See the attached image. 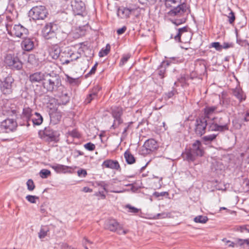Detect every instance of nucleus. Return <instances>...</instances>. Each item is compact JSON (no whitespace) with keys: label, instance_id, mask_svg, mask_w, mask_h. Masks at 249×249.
<instances>
[{"label":"nucleus","instance_id":"62","mask_svg":"<svg viewBox=\"0 0 249 249\" xmlns=\"http://www.w3.org/2000/svg\"><path fill=\"white\" fill-rule=\"evenodd\" d=\"M126 190H120V191H110L111 192L116 193H121L125 191Z\"/></svg>","mask_w":249,"mask_h":249},{"label":"nucleus","instance_id":"29","mask_svg":"<svg viewBox=\"0 0 249 249\" xmlns=\"http://www.w3.org/2000/svg\"><path fill=\"white\" fill-rule=\"evenodd\" d=\"M124 157L126 162L129 164H133L135 162V159L134 156L129 150H127L124 152Z\"/></svg>","mask_w":249,"mask_h":249},{"label":"nucleus","instance_id":"47","mask_svg":"<svg viewBox=\"0 0 249 249\" xmlns=\"http://www.w3.org/2000/svg\"><path fill=\"white\" fill-rule=\"evenodd\" d=\"M228 18H229V22L230 24H232L234 20H235V16H234V14L233 13V12H232V11H231L230 12V13L229 14V15L228 16Z\"/></svg>","mask_w":249,"mask_h":249},{"label":"nucleus","instance_id":"18","mask_svg":"<svg viewBox=\"0 0 249 249\" xmlns=\"http://www.w3.org/2000/svg\"><path fill=\"white\" fill-rule=\"evenodd\" d=\"M49 52L50 56L53 59H57L62 53L60 47L57 44L52 45L49 48Z\"/></svg>","mask_w":249,"mask_h":249},{"label":"nucleus","instance_id":"16","mask_svg":"<svg viewBox=\"0 0 249 249\" xmlns=\"http://www.w3.org/2000/svg\"><path fill=\"white\" fill-rule=\"evenodd\" d=\"M71 7L73 13L77 15H82L86 9L85 4L81 0H72Z\"/></svg>","mask_w":249,"mask_h":249},{"label":"nucleus","instance_id":"32","mask_svg":"<svg viewBox=\"0 0 249 249\" xmlns=\"http://www.w3.org/2000/svg\"><path fill=\"white\" fill-rule=\"evenodd\" d=\"M49 231V229L47 226L41 227L40 231L38 233V237L40 239L44 238Z\"/></svg>","mask_w":249,"mask_h":249},{"label":"nucleus","instance_id":"21","mask_svg":"<svg viewBox=\"0 0 249 249\" xmlns=\"http://www.w3.org/2000/svg\"><path fill=\"white\" fill-rule=\"evenodd\" d=\"M217 106H206L204 109V117L203 118L209 119L211 116L216 112H218L217 111Z\"/></svg>","mask_w":249,"mask_h":249},{"label":"nucleus","instance_id":"38","mask_svg":"<svg viewBox=\"0 0 249 249\" xmlns=\"http://www.w3.org/2000/svg\"><path fill=\"white\" fill-rule=\"evenodd\" d=\"M40 176L42 178H46L51 175V172L47 169H42L39 173Z\"/></svg>","mask_w":249,"mask_h":249},{"label":"nucleus","instance_id":"34","mask_svg":"<svg viewBox=\"0 0 249 249\" xmlns=\"http://www.w3.org/2000/svg\"><path fill=\"white\" fill-rule=\"evenodd\" d=\"M163 63H164L162 62V65L160 66L157 70L158 74L161 79H163L164 77L166 71V68L163 66Z\"/></svg>","mask_w":249,"mask_h":249},{"label":"nucleus","instance_id":"26","mask_svg":"<svg viewBox=\"0 0 249 249\" xmlns=\"http://www.w3.org/2000/svg\"><path fill=\"white\" fill-rule=\"evenodd\" d=\"M233 95L239 100L240 102L245 100L246 95L244 93L242 89L240 88H236L232 90Z\"/></svg>","mask_w":249,"mask_h":249},{"label":"nucleus","instance_id":"5","mask_svg":"<svg viewBox=\"0 0 249 249\" xmlns=\"http://www.w3.org/2000/svg\"><path fill=\"white\" fill-rule=\"evenodd\" d=\"M14 79L10 74L2 73V77L0 75V89L4 94H9L12 91V84Z\"/></svg>","mask_w":249,"mask_h":249},{"label":"nucleus","instance_id":"56","mask_svg":"<svg viewBox=\"0 0 249 249\" xmlns=\"http://www.w3.org/2000/svg\"><path fill=\"white\" fill-rule=\"evenodd\" d=\"M61 249H73L71 247L69 246L66 243H62L61 245Z\"/></svg>","mask_w":249,"mask_h":249},{"label":"nucleus","instance_id":"61","mask_svg":"<svg viewBox=\"0 0 249 249\" xmlns=\"http://www.w3.org/2000/svg\"><path fill=\"white\" fill-rule=\"evenodd\" d=\"M99 185H101L103 189L106 191V192H108V191L106 189V186H107V185L105 184V183H100L99 184Z\"/></svg>","mask_w":249,"mask_h":249},{"label":"nucleus","instance_id":"25","mask_svg":"<svg viewBox=\"0 0 249 249\" xmlns=\"http://www.w3.org/2000/svg\"><path fill=\"white\" fill-rule=\"evenodd\" d=\"M132 12V10L127 8L121 7L118 10L117 15L122 18H128Z\"/></svg>","mask_w":249,"mask_h":249},{"label":"nucleus","instance_id":"64","mask_svg":"<svg viewBox=\"0 0 249 249\" xmlns=\"http://www.w3.org/2000/svg\"><path fill=\"white\" fill-rule=\"evenodd\" d=\"M173 95H174V93H173V92H170L167 94L168 97L171 98L172 96H173Z\"/></svg>","mask_w":249,"mask_h":249},{"label":"nucleus","instance_id":"27","mask_svg":"<svg viewBox=\"0 0 249 249\" xmlns=\"http://www.w3.org/2000/svg\"><path fill=\"white\" fill-rule=\"evenodd\" d=\"M52 168L55 170L57 173H66L67 170L71 169V167L68 166H65L61 164H56L52 165Z\"/></svg>","mask_w":249,"mask_h":249},{"label":"nucleus","instance_id":"59","mask_svg":"<svg viewBox=\"0 0 249 249\" xmlns=\"http://www.w3.org/2000/svg\"><path fill=\"white\" fill-rule=\"evenodd\" d=\"M244 120L245 122L249 121V110L246 112Z\"/></svg>","mask_w":249,"mask_h":249},{"label":"nucleus","instance_id":"39","mask_svg":"<svg viewBox=\"0 0 249 249\" xmlns=\"http://www.w3.org/2000/svg\"><path fill=\"white\" fill-rule=\"evenodd\" d=\"M81 57V54L79 53L78 52H76L75 53H72L69 56V59L70 60V62L73 61V60H76L79 58Z\"/></svg>","mask_w":249,"mask_h":249},{"label":"nucleus","instance_id":"42","mask_svg":"<svg viewBox=\"0 0 249 249\" xmlns=\"http://www.w3.org/2000/svg\"><path fill=\"white\" fill-rule=\"evenodd\" d=\"M97 97V93L95 92H93L89 95V96L87 97L85 100V102L87 104H89L91 102V101Z\"/></svg>","mask_w":249,"mask_h":249},{"label":"nucleus","instance_id":"1","mask_svg":"<svg viewBox=\"0 0 249 249\" xmlns=\"http://www.w3.org/2000/svg\"><path fill=\"white\" fill-rule=\"evenodd\" d=\"M166 8L172 9L168 12V15L171 17H181L185 13L188 14L189 7L185 2L181 3V0H164Z\"/></svg>","mask_w":249,"mask_h":249},{"label":"nucleus","instance_id":"35","mask_svg":"<svg viewBox=\"0 0 249 249\" xmlns=\"http://www.w3.org/2000/svg\"><path fill=\"white\" fill-rule=\"evenodd\" d=\"M110 46L109 44H107L105 49H102L99 53V56L100 57L107 55L109 52Z\"/></svg>","mask_w":249,"mask_h":249},{"label":"nucleus","instance_id":"49","mask_svg":"<svg viewBox=\"0 0 249 249\" xmlns=\"http://www.w3.org/2000/svg\"><path fill=\"white\" fill-rule=\"evenodd\" d=\"M132 123H133L132 122H131L128 123V124H123V125H124V127L123 128V131L122 132V134L123 135H124L125 136L126 135V134H127L126 132H127V130L129 129L130 125L132 124Z\"/></svg>","mask_w":249,"mask_h":249},{"label":"nucleus","instance_id":"12","mask_svg":"<svg viewBox=\"0 0 249 249\" xmlns=\"http://www.w3.org/2000/svg\"><path fill=\"white\" fill-rule=\"evenodd\" d=\"M105 228L111 231H117L119 234H125L127 231L122 229L119 223L115 219H108L106 221Z\"/></svg>","mask_w":249,"mask_h":249},{"label":"nucleus","instance_id":"15","mask_svg":"<svg viewBox=\"0 0 249 249\" xmlns=\"http://www.w3.org/2000/svg\"><path fill=\"white\" fill-rule=\"evenodd\" d=\"M48 107L50 108L49 115L51 124L53 125L58 124L61 120V112L57 108H52L49 105Z\"/></svg>","mask_w":249,"mask_h":249},{"label":"nucleus","instance_id":"54","mask_svg":"<svg viewBox=\"0 0 249 249\" xmlns=\"http://www.w3.org/2000/svg\"><path fill=\"white\" fill-rule=\"evenodd\" d=\"M126 27L125 26H123L121 28L118 29L117 30V33L118 34V35H121L124 34L125 32V31H126Z\"/></svg>","mask_w":249,"mask_h":249},{"label":"nucleus","instance_id":"2","mask_svg":"<svg viewBox=\"0 0 249 249\" xmlns=\"http://www.w3.org/2000/svg\"><path fill=\"white\" fill-rule=\"evenodd\" d=\"M42 86L49 92L56 91L62 87L59 76L56 74L50 73H45Z\"/></svg>","mask_w":249,"mask_h":249},{"label":"nucleus","instance_id":"7","mask_svg":"<svg viewBox=\"0 0 249 249\" xmlns=\"http://www.w3.org/2000/svg\"><path fill=\"white\" fill-rule=\"evenodd\" d=\"M30 16L33 20H43L48 15L46 8L43 5L33 7L29 11Z\"/></svg>","mask_w":249,"mask_h":249},{"label":"nucleus","instance_id":"31","mask_svg":"<svg viewBox=\"0 0 249 249\" xmlns=\"http://www.w3.org/2000/svg\"><path fill=\"white\" fill-rule=\"evenodd\" d=\"M61 104L65 105L70 100V97L68 96V93L62 91L61 95L58 96Z\"/></svg>","mask_w":249,"mask_h":249},{"label":"nucleus","instance_id":"41","mask_svg":"<svg viewBox=\"0 0 249 249\" xmlns=\"http://www.w3.org/2000/svg\"><path fill=\"white\" fill-rule=\"evenodd\" d=\"M26 184L27 186V189L29 191H32L34 190L35 185L32 179H28L27 181Z\"/></svg>","mask_w":249,"mask_h":249},{"label":"nucleus","instance_id":"46","mask_svg":"<svg viewBox=\"0 0 249 249\" xmlns=\"http://www.w3.org/2000/svg\"><path fill=\"white\" fill-rule=\"evenodd\" d=\"M130 54H126L123 55V57L121 59L120 65L121 66L124 65L130 58Z\"/></svg>","mask_w":249,"mask_h":249},{"label":"nucleus","instance_id":"14","mask_svg":"<svg viewBox=\"0 0 249 249\" xmlns=\"http://www.w3.org/2000/svg\"><path fill=\"white\" fill-rule=\"evenodd\" d=\"M207 122L205 118H199L196 120L195 131L197 135L202 136L205 133Z\"/></svg>","mask_w":249,"mask_h":249},{"label":"nucleus","instance_id":"20","mask_svg":"<svg viewBox=\"0 0 249 249\" xmlns=\"http://www.w3.org/2000/svg\"><path fill=\"white\" fill-rule=\"evenodd\" d=\"M102 166L112 169L119 170L120 169L119 162L117 160H105L102 163Z\"/></svg>","mask_w":249,"mask_h":249},{"label":"nucleus","instance_id":"19","mask_svg":"<svg viewBox=\"0 0 249 249\" xmlns=\"http://www.w3.org/2000/svg\"><path fill=\"white\" fill-rule=\"evenodd\" d=\"M35 112L29 107H24L23 109L22 118L27 122V126L30 125V120Z\"/></svg>","mask_w":249,"mask_h":249},{"label":"nucleus","instance_id":"8","mask_svg":"<svg viewBox=\"0 0 249 249\" xmlns=\"http://www.w3.org/2000/svg\"><path fill=\"white\" fill-rule=\"evenodd\" d=\"M112 116L114 119L113 123L110 128L116 129L119 128L124 124L122 116L123 114V109L121 107H114L112 109Z\"/></svg>","mask_w":249,"mask_h":249},{"label":"nucleus","instance_id":"45","mask_svg":"<svg viewBox=\"0 0 249 249\" xmlns=\"http://www.w3.org/2000/svg\"><path fill=\"white\" fill-rule=\"evenodd\" d=\"M84 147L89 151H93L95 149V145L91 142H88L85 144Z\"/></svg>","mask_w":249,"mask_h":249},{"label":"nucleus","instance_id":"58","mask_svg":"<svg viewBox=\"0 0 249 249\" xmlns=\"http://www.w3.org/2000/svg\"><path fill=\"white\" fill-rule=\"evenodd\" d=\"M222 47V49H228L232 46L231 44H230L229 43L224 42L223 43V45H221Z\"/></svg>","mask_w":249,"mask_h":249},{"label":"nucleus","instance_id":"36","mask_svg":"<svg viewBox=\"0 0 249 249\" xmlns=\"http://www.w3.org/2000/svg\"><path fill=\"white\" fill-rule=\"evenodd\" d=\"M216 136L217 135L216 134H211L203 137L202 139L204 142H209L213 141L216 138Z\"/></svg>","mask_w":249,"mask_h":249},{"label":"nucleus","instance_id":"50","mask_svg":"<svg viewBox=\"0 0 249 249\" xmlns=\"http://www.w3.org/2000/svg\"><path fill=\"white\" fill-rule=\"evenodd\" d=\"M77 174L80 177H85L87 175V172L85 169H81L77 171Z\"/></svg>","mask_w":249,"mask_h":249},{"label":"nucleus","instance_id":"4","mask_svg":"<svg viewBox=\"0 0 249 249\" xmlns=\"http://www.w3.org/2000/svg\"><path fill=\"white\" fill-rule=\"evenodd\" d=\"M8 33L11 36L24 37L28 34V31L20 24H13L12 21H8L6 24Z\"/></svg>","mask_w":249,"mask_h":249},{"label":"nucleus","instance_id":"23","mask_svg":"<svg viewBox=\"0 0 249 249\" xmlns=\"http://www.w3.org/2000/svg\"><path fill=\"white\" fill-rule=\"evenodd\" d=\"M21 47L22 49L26 51L32 50L34 47L33 41L29 38H25L21 42Z\"/></svg>","mask_w":249,"mask_h":249},{"label":"nucleus","instance_id":"24","mask_svg":"<svg viewBox=\"0 0 249 249\" xmlns=\"http://www.w3.org/2000/svg\"><path fill=\"white\" fill-rule=\"evenodd\" d=\"M43 121V117L40 114L35 112L30 120V122L32 123L34 126L39 125L42 124Z\"/></svg>","mask_w":249,"mask_h":249},{"label":"nucleus","instance_id":"9","mask_svg":"<svg viewBox=\"0 0 249 249\" xmlns=\"http://www.w3.org/2000/svg\"><path fill=\"white\" fill-rule=\"evenodd\" d=\"M38 134L42 140L47 142L56 141L58 138L57 132L50 127H45L43 130L40 131Z\"/></svg>","mask_w":249,"mask_h":249},{"label":"nucleus","instance_id":"63","mask_svg":"<svg viewBox=\"0 0 249 249\" xmlns=\"http://www.w3.org/2000/svg\"><path fill=\"white\" fill-rule=\"evenodd\" d=\"M86 242L91 243V242L88 240V239L84 238L83 241V244H85Z\"/></svg>","mask_w":249,"mask_h":249},{"label":"nucleus","instance_id":"28","mask_svg":"<svg viewBox=\"0 0 249 249\" xmlns=\"http://www.w3.org/2000/svg\"><path fill=\"white\" fill-rule=\"evenodd\" d=\"M143 146L147 151H152L156 148V142L154 140H148L145 142Z\"/></svg>","mask_w":249,"mask_h":249},{"label":"nucleus","instance_id":"30","mask_svg":"<svg viewBox=\"0 0 249 249\" xmlns=\"http://www.w3.org/2000/svg\"><path fill=\"white\" fill-rule=\"evenodd\" d=\"M68 57V54L67 53L64 52L61 53L60 56L58 59H59L62 65H66L68 64L70 62V60Z\"/></svg>","mask_w":249,"mask_h":249},{"label":"nucleus","instance_id":"44","mask_svg":"<svg viewBox=\"0 0 249 249\" xmlns=\"http://www.w3.org/2000/svg\"><path fill=\"white\" fill-rule=\"evenodd\" d=\"M237 230L240 231L241 232H249V225H246L240 226L237 228Z\"/></svg>","mask_w":249,"mask_h":249},{"label":"nucleus","instance_id":"22","mask_svg":"<svg viewBox=\"0 0 249 249\" xmlns=\"http://www.w3.org/2000/svg\"><path fill=\"white\" fill-rule=\"evenodd\" d=\"M45 73L36 72L30 75L29 79L32 83L39 82L44 80Z\"/></svg>","mask_w":249,"mask_h":249},{"label":"nucleus","instance_id":"55","mask_svg":"<svg viewBox=\"0 0 249 249\" xmlns=\"http://www.w3.org/2000/svg\"><path fill=\"white\" fill-rule=\"evenodd\" d=\"M98 65V63H96L94 66L92 68L90 71L89 72V74H94L96 70L97 66Z\"/></svg>","mask_w":249,"mask_h":249},{"label":"nucleus","instance_id":"6","mask_svg":"<svg viewBox=\"0 0 249 249\" xmlns=\"http://www.w3.org/2000/svg\"><path fill=\"white\" fill-rule=\"evenodd\" d=\"M4 62L7 67L12 70H20L22 68V62L14 54H7L4 57Z\"/></svg>","mask_w":249,"mask_h":249},{"label":"nucleus","instance_id":"13","mask_svg":"<svg viewBox=\"0 0 249 249\" xmlns=\"http://www.w3.org/2000/svg\"><path fill=\"white\" fill-rule=\"evenodd\" d=\"M17 127V122L13 119H7L3 121L0 124V129L6 133L16 130Z\"/></svg>","mask_w":249,"mask_h":249},{"label":"nucleus","instance_id":"52","mask_svg":"<svg viewBox=\"0 0 249 249\" xmlns=\"http://www.w3.org/2000/svg\"><path fill=\"white\" fill-rule=\"evenodd\" d=\"M69 135L73 138H78L79 137V134L76 130L70 131Z\"/></svg>","mask_w":249,"mask_h":249},{"label":"nucleus","instance_id":"57","mask_svg":"<svg viewBox=\"0 0 249 249\" xmlns=\"http://www.w3.org/2000/svg\"><path fill=\"white\" fill-rule=\"evenodd\" d=\"M226 244L227 246L230 247H234L235 245V243L234 242L229 240L226 241Z\"/></svg>","mask_w":249,"mask_h":249},{"label":"nucleus","instance_id":"40","mask_svg":"<svg viewBox=\"0 0 249 249\" xmlns=\"http://www.w3.org/2000/svg\"><path fill=\"white\" fill-rule=\"evenodd\" d=\"M125 208L128 209V213H136L139 212L140 211V209L135 208L133 206H132L130 204H127L125 206Z\"/></svg>","mask_w":249,"mask_h":249},{"label":"nucleus","instance_id":"33","mask_svg":"<svg viewBox=\"0 0 249 249\" xmlns=\"http://www.w3.org/2000/svg\"><path fill=\"white\" fill-rule=\"evenodd\" d=\"M208 220V218L206 216L198 215L196 216L194 219V221L196 223H199L204 224L206 223Z\"/></svg>","mask_w":249,"mask_h":249},{"label":"nucleus","instance_id":"11","mask_svg":"<svg viewBox=\"0 0 249 249\" xmlns=\"http://www.w3.org/2000/svg\"><path fill=\"white\" fill-rule=\"evenodd\" d=\"M191 37V33L188 31L187 27H184L178 29L177 34L174 38L176 41L186 43L190 41Z\"/></svg>","mask_w":249,"mask_h":249},{"label":"nucleus","instance_id":"43","mask_svg":"<svg viewBox=\"0 0 249 249\" xmlns=\"http://www.w3.org/2000/svg\"><path fill=\"white\" fill-rule=\"evenodd\" d=\"M38 198V197L36 196L27 195L26 196V199L31 203H36V200Z\"/></svg>","mask_w":249,"mask_h":249},{"label":"nucleus","instance_id":"48","mask_svg":"<svg viewBox=\"0 0 249 249\" xmlns=\"http://www.w3.org/2000/svg\"><path fill=\"white\" fill-rule=\"evenodd\" d=\"M211 46L214 48L217 51H221L222 49V45L218 42L212 43Z\"/></svg>","mask_w":249,"mask_h":249},{"label":"nucleus","instance_id":"51","mask_svg":"<svg viewBox=\"0 0 249 249\" xmlns=\"http://www.w3.org/2000/svg\"><path fill=\"white\" fill-rule=\"evenodd\" d=\"M237 243L240 246H242L244 244H246L248 246L249 245V240L248 239H244L243 240V239H238L237 240Z\"/></svg>","mask_w":249,"mask_h":249},{"label":"nucleus","instance_id":"3","mask_svg":"<svg viewBox=\"0 0 249 249\" xmlns=\"http://www.w3.org/2000/svg\"><path fill=\"white\" fill-rule=\"evenodd\" d=\"M204 154V150L202 148L201 142L196 141L192 144V148L187 150L185 153H183V158L188 161H194L196 156H202Z\"/></svg>","mask_w":249,"mask_h":249},{"label":"nucleus","instance_id":"37","mask_svg":"<svg viewBox=\"0 0 249 249\" xmlns=\"http://www.w3.org/2000/svg\"><path fill=\"white\" fill-rule=\"evenodd\" d=\"M212 121L213 122L209 124V130L212 131H220V129L217 124L214 121Z\"/></svg>","mask_w":249,"mask_h":249},{"label":"nucleus","instance_id":"60","mask_svg":"<svg viewBox=\"0 0 249 249\" xmlns=\"http://www.w3.org/2000/svg\"><path fill=\"white\" fill-rule=\"evenodd\" d=\"M82 191L85 193L92 192V190L88 187H85L83 188Z\"/></svg>","mask_w":249,"mask_h":249},{"label":"nucleus","instance_id":"10","mask_svg":"<svg viewBox=\"0 0 249 249\" xmlns=\"http://www.w3.org/2000/svg\"><path fill=\"white\" fill-rule=\"evenodd\" d=\"M57 26L53 22L47 23L42 30V35L46 39L53 38L56 36Z\"/></svg>","mask_w":249,"mask_h":249},{"label":"nucleus","instance_id":"17","mask_svg":"<svg viewBox=\"0 0 249 249\" xmlns=\"http://www.w3.org/2000/svg\"><path fill=\"white\" fill-rule=\"evenodd\" d=\"M212 121H214L217 124L220 132L229 129V120L227 119V117L213 118Z\"/></svg>","mask_w":249,"mask_h":249},{"label":"nucleus","instance_id":"53","mask_svg":"<svg viewBox=\"0 0 249 249\" xmlns=\"http://www.w3.org/2000/svg\"><path fill=\"white\" fill-rule=\"evenodd\" d=\"M165 195H168V193L166 192H162L161 193L156 192L153 194V195L157 197H160V196H164Z\"/></svg>","mask_w":249,"mask_h":249}]
</instances>
